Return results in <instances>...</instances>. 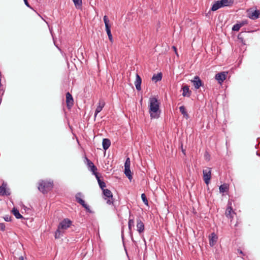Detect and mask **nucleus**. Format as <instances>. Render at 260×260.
Instances as JSON below:
<instances>
[{
    "mask_svg": "<svg viewBox=\"0 0 260 260\" xmlns=\"http://www.w3.org/2000/svg\"><path fill=\"white\" fill-rule=\"evenodd\" d=\"M92 174L95 176L98 182L99 180H101L99 176V174L96 171L94 172V173H92Z\"/></svg>",
    "mask_w": 260,
    "mask_h": 260,
    "instance_id": "36",
    "label": "nucleus"
},
{
    "mask_svg": "<svg viewBox=\"0 0 260 260\" xmlns=\"http://www.w3.org/2000/svg\"><path fill=\"white\" fill-rule=\"evenodd\" d=\"M10 192L7 190L5 186H4V184L0 186V196H9Z\"/></svg>",
    "mask_w": 260,
    "mask_h": 260,
    "instance_id": "21",
    "label": "nucleus"
},
{
    "mask_svg": "<svg viewBox=\"0 0 260 260\" xmlns=\"http://www.w3.org/2000/svg\"><path fill=\"white\" fill-rule=\"evenodd\" d=\"M137 228L140 234L143 233L145 229L144 224L140 218L137 219Z\"/></svg>",
    "mask_w": 260,
    "mask_h": 260,
    "instance_id": "14",
    "label": "nucleus"
},
{
    "mask_svg": "<svg viewBox=\"0 0 260 260\" xmlns=\"http://www.w3.org/2000/svg\"><path fill=\"white\" fill-rule=\"evenodd\" d=\"M11 218H12V217L11 216H9V215H6V216H5L4 217V220L6 221H11Z\"/></svg>",
    "mask_w": 260,
    "mask_h": 260,
    "instance_id": "37",
    "label": "nucleus"
},
{
    "mask_svg": "<svg viewBox=\"0 0 260 260\" xmlns=\"http://www.w3.org/2000/svg\"><path fill=\"white\" fill-rule=\"evenodd\" d=\"M124 174L128 179L131 181L133 178V176L130 167L124 168Z\"/></svg>",
    "mask_w": 260,
    "mask_h": 260,
    "instance_id": "25",
    "label": "nucleus"
},
{
    "mask_svg": "<svg viewBox=\"0 0 260 260\" xmlns=\"http://www.w3.org/2000/svg\"><path fill=\"white\" fill-rule=\"evenodd\" d=\"M60 229H59L58 228V229L56 230V231L55 233V238L58 239L60 237Z\"/></svg>",
    "mask_w": 260,
    "mask_h": 260,
    "instance_id": "35",
    "label": "nucleus"
},
{
    "mask_svg": "<svg viewBox=\"0 0 260 260\" xmlns=\"http://www.w3.org/2000/svg\"><path fill=\"white\" fill-rule=\"evenodd\" d=\"M71 224L72 221L70 219L66 218L60 222L58 227L59 229L66 230L69 228Z\"/></svg>",
    "mask_w": 260,
    "mask_h": 260,
    "instance_id": "7",
    "label": "nucleus"
},
{
    "mask_svg": "<svg viewBox=\"0 0 260 260\" xmlns=\"http://www.w3.org/2000/svg\"><path fill=\"white\" fill-rule=\"evenodd\" d=\"M217 240V237L214 233H212L209 236V244L211 246H213Z\"/></svg>",
    "mask_w": 260,
    "mask_h": 260,
    "instance_id": "17",
    "label": "nucleus"
},
{
    "mask_svg": "<svg viewBox=\"0 0 260 260\" xmlns=\"http://www.w3.org/2000/svg\"><path fill=\"white\" fill-rule=\"evenodd\" d=\"M102 145L105 150L108 149L111 145V141L109 139L104 138L103 140Z\"/></svg>",
    "mask_w": 260,
    "mask_h": 260,
    "instance_id": "20",
    "label": "nucleus"
},
{
    "mask_svg": "<svg viewBox=\"0 0 260 260\" xmlns=\"http://www.w3.org/2000/svg\"><path fill=\"white\" fill-rule=\"evenodd\" d=\"M162 75L161 73H159L157 74L153 75L152 80L154 81L155 82H157L159 81H160L162 79Z\"/></svg>",
    "mask_w": 260,
    "mask_h": 260,
    "instance_id": "27",
    "label": "nucleus"
},
{
    "mask_svg": "<svg viewBox=\"0 0 260 260\" xmlns=\"http://www.w3.org/2000/svg\"><path fill=\"white\" fill-rule=\"evenodd\" d=\"M141 198L144 203L146 205H148V201L145 193L141 194Z\"/></svg>",
    "mask_w": 260,
    "mask_h": 260,
    "instance_id": "31",
    "label": "nucleus"
},
{
    "mask_svg": "<svg viewBox=\"0 0 260 260\" xmlns=\"http://www.w3.org/2000/svg\"><path fill=\"white\" fill-rule=\"evenodd\" d=\"M105 105V102L104 101L103 99H100L99 101L98 106H97L95 111V117H96V115L102 111Z\"/></svg>",
    "mask_w": 260,
    "mask_h": 260,
    "instance_id": "15",
    "label": "nucleus"
},
{
    "mask_svg": "<svg viewBox=\"0 0 260 260\" xmlns=\"http://www.w3.org/2000/svg\"><path fill=\"white\" fill-rule=\"evenodd\" d=\"M236 214V213L233 210V209L231 207V204L229 205L228 204V206L226 209L225 215L226 217L230 219H232L234 218V215Z\"/></svg>",
    "mask_w": 260,
    "mask_h": 260,
    "instance_id": "11",
    "label": "nucleus"
},
{
    "mask_svg": "<svg viewBox=\"0 0 260 260\" xmlns=\"http://www.w3.org/2000/svg\"><path fill=\"white\" fill-rule=\"evenodd\" d=\"M227 74V72H220L216 74L215 78L217 81H218L219 83L221 84L224 80H225Z\"/></svg>",
    "mask_w": 260,
    "mask_h": 260,
    "instance_id": "9",
    "label": "nucleus"
},
{
    "mask_svg": "<svg viewBox=\"0 0 260 260\" xmlns=\"http://www.w3.org/2000/svg\"><path fill=\"white\" fill-rule=\"evenodd\" d=\"M239 23L241 24V26L242 27V26L247 24H248V21L246 20H242V21L239 22Z\"/></svg>",
    "mask_w": 260,
    "mask_h": 260,
    "instance_id": "38",
    "label": "nucleus"
},
{
    "mask_svg": "<svg viewBox=\"0 0 260 260\" xmlns=\"http://www.w3.org/2000/svg\"><path fill=\"white\" fill-rule=\"evenodd\" d=\"M181 149H182V153H183L184 155H185V150H184V149H183V146H182V145H181Z\"/></svg>",
    "mask_w": 260,
    "mask_h": 260,
    "instance_id": "42",
    "label": "nucleus"
},
{
    "mask_svg": "<svg viewBox=\"0 0 260 260\" xmlns=\"http://www.w3.org/2000/svg\"><path fill=\"white\" fill-rule=\"evenodd\" d=\"M108 38L111 42H113V37L112 35L108 36Z\"/></svg>",
    "mask_w": 260,
    "mask_h": 260,
    "instance_id": "41",
    "label": "nucleus"
},
{
    "mask_svg": "<svg viewBox=\"0 0 260 260\" xmlns=\"http://www.w3.org/2000/svg\"><path fill=\"white\" fill-rule=\"evenodd\" d=\"M53 187V182L51 180H41L38 183V188L43 194L50 191Z\"/></svg>",
    "mask_w": 260,
    "mask_h": 260,
    "instance_id": "2",
    "label": "nucleus"
},
{
    "mask_svg": "<svg viewBox=\"0 0 260 260\" xmlns=\"http://www.w3.org/2000/svg\"><path fill=\"white\" fill-rule=\"evenodd\" d=\"M256 155L260 156V154L258 153V152L257 151L256 152Z\"/></svg>",
    "mask_w": 260,
    "mask_h": 260,
    "instance_id": "46",
    "label": "nucleus"
},
{
    "mask_svg": "<svg viewBox=\"0 0 260 260\" xmlns=\"http://www.w3.org/2000/svg\"><path fill=\"white\" fill-rule=\"evenodd\" d=\"M12 213L17 219L24 218L19 213V210L15 208H13L12 210Z\"/></svg>",
    "mask_w": 260,
    "mask_h": 260,
    "instance_id": "24",
    "label": "nucleus"
},
{
    "mask_svg": "<svg viewBox=\"0 0 260 260\" xmlns=\"http://www.w3.org/2000/svg\"><path fill=\"white\" fill-rule=\"evenodd\" d=\"M82 194L81 192H78L75 196L76 201L81 205L83 208H85L86 211L90 213H92V211L90 210L89 206L85 203V201L82 200L81 197Z\"/></svg>",
    "mask_w": 260,
    "mask_h": 260,
    "instance_id": "4",
    "label": "nucleus"
},
{
    "mask_svg": "<svg viewBox=\"0 0 260 260\" xmlns=\"http://www.w3.org/2000/svg\"><path fill=\"white\" fill-rule=\"evenodd\" d=\"M173 48L174 49V51L175 52V53H176L177 55H178V54H177V48H176L175 46H173Z\"/></svg>",
    "mask_w": 260,
    "mask_h": 260,
    "instance_id": "44",
    "label": "nucleus"
},
{
    "mask_svg": "<svg viewBox=\"0 0 260 260\" xmlns=\"http://www.w3.org/2000/svg\"><path fill=\"white\" fill-rule=\"evenodd\" d=\"M102 191L104 196V199L106 201L107 204L108 205H113L114 209H116V206L114 203V199L113 198L112 192L108 189H104Z\"/></svg>",
    "mask_w": 260,
    "mask_h": 260,
    "instance_id": "3",
    "label": "nucleus"
},
{
    "mask_svg": "<svg viewBox=\"0 0 260 260\" xmlns=\"http://www.w3.org/2000/svg\"><path fill=\"white\" fill-rule=\"evenodd\" d=\"M99 185L101 188V189L103 190L105 189V187H106V183L102 180H99Z\"/></svg>",
    "mask_w": 260,
    "mask_h": 260,
    "instance_id": "32",
    "label": "nucleus"
},
{
    "mask_svg": "<svg viewBox=\"0 0 260 260\" xmlns=\"http://www.w3.org/2000/svg\"><path fill=\"white\" fill-rule=\"evenodd\" d=\"M203 179L206 184H208L211 177V168H206L203 171Z\"/></svg>",
    "mask_w": 260,
    "mask_h": 260,
    "instance_id": "5",
    "label": "nucleus"
},
{
    "mask_svg": "<svg viewBox=\"0 0 260 260\" xmlns=\"http://www.w3.org/2000/svg\"><path fill=\"white\" fill-rule=\"evenodd\" d=\"M105 24V27H106V31L107 32V34L108 35V36L112 35L111 32V25L109 24V20L108 19V18L107 16H104L103 18Z\"/></svg>",
    "mask_w": 260,
    "mask_h": 260,
    "instance_id": "13",
    "label": "nucleus"
},
{
    "mask_svg": "<svg viewBox=\"0 0 260 260\" xmlns=\"http://www.w3.org/2000/svg\"><path fill=\"white\" fill-rule=\"evenodd\" d=\"M238 252H239L242 255H244L243 251L240 249H238Z\"/></svg>",
    "mask_w": 260,
    "mask_h": 260,
    "instance_id": "43",
    "label": "nucleus"
},
{
    "mask_svg": "<svg viewBox=\"0 0 260 260\" xmlns=\"http://www.w3.org/2000/svg\"><path fill=\"white\" fill-rule=\"evenodd\" d=\"M238 39L240 41V42L243 44L246 45L245 41L243 38L241 36V33L239 34L238 36Z\"/></svg>",
    "mask_w": 260,
    "mask_h": 260,
    "instance_id": "33",
    "label": "nucleus"
},
{
    "mask_svg": "<svg viewBox=\"0 0 260 260\" xmlns=\"http://www.w3.org/2000/svg\"><path fill=\"white\" fill-rule=\"evenodd\" d=\"M85 160L86 162V165L89 170L92 172V173H94V172L97 171L98 169L96 167L90 160H89L87 157L85 158Z\"/></svg>",
    "mask_w": 260,
    "mask_h": 260,
    "instance_id": "12",
    "label": "nucleus"
},
{
    "mask_svg": "<svg viewBox=\"0 0 260 260\" xmlns=\"http://www.w3.org/2000/svg\"><path fill=\"white\" fill-rule=\"evenodd\" d=\"M0 230L2 231H5V224L3 223H0Z\"/></svg>",
    "mask_w": 260,
    "mask_h": 260,
    "instance_id": "39",
    "label": "nucleus"
},
{
    "mask_svg": "<svg viewBox=\"0 0 260 260\" xmlns=\"http://www.w3.org/2000/svg\"><path fill=\"white\" fill-rule=\"evenodd\" d=\"M134 226V217L133 215H131V212H129V216L128 219V230L131 234H132V227Z\"/></svg>",
    "mask_w": 260,
    "mask_h": 260,
    "instance_id": "18",
    "label": "nucleus"
},
{
    "mask_svg": "<svg viewBox=\"0 0 260 260\" xmlns=\"http://www.w3.org/2000/svg\"><path fill=\"white\" fill-rule=\"evenodd\" d=\"M222 6L219 1H216L215 4H214L212 7L211 8V11H215L219 9L220 8H222Z\"/></svg>",
    "mask_w": 260,
    "mask_h": 260,
    "instance_id": "22",
    "label": "nucleus"
},
{
    "mask_svg": "<svg viewBox=\"0 0 260 260\" xmlns=\"http://www.w3.org/2000/svg\"><path fill=\"white\" fill-rule=\"evenodd\" d=\"M222 7L232 6L234 2L232 0H220L219 1Z\"/></svg>",
    "mask_w": 260,
    "mask_h": 260,
    "instance_id": "23",
    "label": "nucleus"
},
{
    "mask_svg": "<svg viewBox=\"0 0 260 260\" xmlns=\"http://www.w3.org/2000/svg\"><path fill=\"white\" fill-rule=\"evenodd\" d=\"M131 166V160L129 157H127L125 160L124 163V168L130 167Z\"/></svg>",
    "mask_w": 260,
    "mask_h": 260,
    "instance_id": "34",
    "label": "nucleus"
},
{
    "mask_svg": "<svg viewBox=\"0 0 260 260\" xmlns=\"http://www.w3.org/2000/svg\"><path fill=\"white\" fill-rule=\"evenodd\" d=\"M219 189L221 193L227 192L229 191V186L227 184L224 183L219 186Z\"/></svg>",
    "mask_w": 260,
    "mask_h": 260,
    "instance_id": "26",
    "label": "nucleus"
},
{
    "mask_svg": "<svg viewBox=\"0 0 260 260\" xmlns=\"http://www.w3.org/2000/svg\"><path fill=\"white\" fill-rule=\"evenodd\" d=\"M241 27V24L239 22L233 25L232 30L234 31H238Z\"/></svg>",
    "mask_w": 260,
    "mask_h": 260,
    "instance_id": "30",
    "label": "nucleus"
},
{
    "mask_svg": "<svg viewBox=\"0 0 260 260\" xmlns=\"http://www.w3.org/2000/svg\"><path fill=\"white\" fill-rule=\"evenodd\" d=\"M73 1L76 9H81L82 5V0H73Z\"/></svg>",
    "mask_w": 260,
    "mask_h": 260,
    "instance_id": "29",
    "label": "nucleus"
},
{
    "mask_svg": "<svg viewBox=\"0 0 260 260\" xmlns=\"http://www.w3.org/2000/svg\"><path fill=\"white\" fill-rule=\"evenodd\" d=\"M142 82V79L140 77V76L138 75H136V81L135 82V85L136 86V89L138 91L141 90V84Z\"/></svg>",
    "mask_w": 260,
    "mask_h": 260,
    "instance_id": "19",
    "label": "nucleus"
},
{
    "mask_svg": "<svg viewBox=\"0 0 260 260\" xmlns=\"http://www.w3.org/2000/svg\"><path fill=\"white\" fill-rule=\"evenodd\" d=\"M149 113L152 118H157L159 116V103L156 98L153 97L149 99Z\"/></svg>",
    "mask_w": 260,
    "mask_h": 260,
    "instance_id": "1",
    "label": "nucleus"
},
{
    "mask_svg": "<svg viewBox=\"0 0 260 260\" xmlns=\"http://www.w3.org/2000/svg\"><path fill=\"white\" fill-rule=\"evenodd\" d=\"M179 110L183 116L186 118H188L189 116L187 111H186L185 108L184 106H181L179 107Z\"/></svg>",
    "mask_w": 260,
    "mask_h": 260,
    "instance_id": "28",
    "label": "nucleus"
},
{
    "mask_svg": "<svg viewBox=\"0 0 260 260\" xmlns=\"http://www.w3.org/2000/svg\"><path fill=\"white\" fill-rule=\"evenodd\" d=\"M182 89L183 90V96L189 97L191 95V91L189 90V86L185 85L182 86Z\"/></svg>",
    "mask_w": 260,
    "mask_h": 260,
    "instance_id": "16",
    "label": "nucleus"
},
{
    "mask_svg": "<svg viewBox=\"0 0 260 260\" xmlns=\"http://www.w3.org/2000/svg\"><path fill=\"white\" fill-rule=\"evenodd\" d=\"M66 104L68 109H71L74 105V99L72 94L68 92L66 94Z\"/></svg>",
    "mask_w": 260,
    "mask_h": 260,
    "instance_id": "6",
    "label": "nucleus"
},
{
    "mask_svg": "<svg viewBox=\"0 0 260 260\" xmlns=\"http://www.w3.org/2000/svg\"><path fill=\"white\" fill-rule=\"evenodd\" d=\"M19 260H24V257L22 256H21L19 257Z\"/></svg>",
    "mask_w": 260,
    "mask_h": 260,
    "instance_id": "45",
    "label": "nucleus"
},
{
    "mask_svg": "<svg viewBox=\"0 0 260 260\" xmlns=\"http://www.w3.org/2000/svg\"><path fill=\"white\" fill-rule=\"evenodd\" d=\"M191 82L193 84V86L196 89H198L200 87L203 86V83L200 77L198 76H196Z\"/></svg>",
    "mask_w": 260,
    "mask_h": 260,
    "instance_id": "8",
    "label": "nucleus"
},
{
    "mask_svg": "<svg viewBox=\"0 0 260 260\" xmlns=\"http://www.w3.org/2000/svg\"><path fill=\"white\" fill-rule=\"evenodd\" d=\"M23 1H24V2L25 5L27 7H29V8H31V7H30V5H29V4L28 2H27V0H23Z\"/></svg>",
    "mask_w": 260,
    "mask_h": 260,
    "instance_id": "40",
    "label": "nucleus"
},
{
    "mask_svg": "<svg viewBox=\"0 0 260 260\" xmlns=\"http://www.w3.org/2000/svg\"><path fill=\"white\" fill-rule=\"evenodd\" d=\"M248 17L252 20L257 19L260 15V10H255L254 11H248Z\"/></svg>",
    "mask_w": 260,
    "mask_h": 260,
    "instance_id": "10",
    "label": "nucleus"
},
{
    "mask_svg": "<svg viewBox=\"0 0 260 260\" xmlns=\"http://www.w3.org/2000/svg\"><path fill=\"white\" fill-rule=\"evenodd\" d=\"M123 231H122V237H123Z\"/></svg>",
    "mask_w": 260,
    "mask_h": 260,
    "instance_id": "47",
    "label": "nucleus"
}]
</instances>
